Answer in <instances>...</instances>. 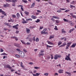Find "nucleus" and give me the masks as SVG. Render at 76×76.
<instances>
[{"label": "nucleus", "mask_w": 76, "mask_h": 76, "mask_svg": "<svg viewBox=\"0 0 76 76\" xmlns=\"http://www.w3.org/2000/svg\"><path fill=\"white\" fill-rule=\"evenodd\" d=\"M70 53L68 54V56L66 55V56L65 60L67 61H68V60H71V59L70 58Z\"/></svg>", "instance_id": "f257e3e1"}, {"label": "nucleus", "mask_w": 76, "mask_h": 76, "mask_svg": "<svg viewBox=\"0 0 76 76\" xmlns=\"http://www.w3.org/2000/svg\"><path fill=\"white\" fill-rule=\"evenodd\" d=\"M19 55L21 57H24V56H25V53L23 52H22V51H20L19 52Z\"/></svg>", "instance_id": "f03ea898"}, {"label": "nucleus", "mask_w": 76, "mask_h": 76, "mask_svg": "<svg viewBox=\"0 0 76 76\" xmlns=\"http://www.w3.org/2000/svg\"><path fill=\"white\" fill-rule=\"evenodd\" d=\"M61 57V55L56 54L54 55V59L55 60H57L58 58H60Z\"/></svg>", "instance_id": "7ed1b4c3"}, {"label": "nucleus", "mask_w": 76, "mask_h": 76, "mask_svg": "<svg viewBox=\"0 0 76 76\" xmlns=\"http://www.w3.org/2000/svg\"><path fill=\"white\" fill-rule=\"evenodd\" d=\"M47 30V28H44L42 31L41 32V34H48V32H45V31Z\"/></svg>", "instance_id": "20e7f679"}, {"label": "nucleus", "mask_w": 76, "mask_h": 76, "mask_svg": "<svg viewBox=\"0 0 76 76\" xmlns=\"http://www.w3.org/2000/svg\"><path fill=\"white\" fill-rule=\"evenodd\" d=\"M19 26V24H17L16 25L14 26H12L13 28H15L16 29H18V26Z\"/></svg>", "instance_id": "39448f33"}, {"label": "nucleus", "mask_w": 76, "mask_h": 76, "mask_svg": "<svg viewBox=\"0 0 76 76\" xmlns=\"http://www.w3.org/2000/svg\"><path fill=\"white\" fill-rule=\"evenodd\" d=\"M31 73H32L34 76H39L40 75V73H37L36 74H33V72H31Z\"/></svg>", "instance_id": "423d86ee"}, {"label": "nucleus", "mask_w": 76, "mask_h": 76, "mask_svg": "<svg viewBox=\"0 0 76 76\" xmlns=\"http://www.w3.org/2000/svg\"><path fill=\"white\" fill-rule=\"evenodd\" d=\"M35 5V2H33L30 7V8H33Z\"/></svg>", "instance_id": "0eeeda50"}, {"label": "nucleus", "mask_w": 76, "mask_h": 76, "mask_svg": "<svg viewBox=\"0 0 76 76\" xmlns=\"http://www.w3.org/2000/svg\"><path fill=\"white\" fill-rule=\"evenodd\" d=\"M26 32L27 34L30 33V29H28V28H26Z\"/></svg>", "instance_id": "6e6552de"}, {"label": "nucleus", "mask_w": 76, "mask_h": 76, "mask_svg": "<svg viewBox=\"0 0 76 76\" xmlns=\"http://www.w3.org/2000/svg\"><path fill=\"white\" fill-rule=\"evenodd\" d=\"M5 67L8 68L9 69H12V67H10V65H7L5 66Z\"/></svg>", "instance_id": "1a4fd4ad"}, {"label": "nucleus", "mask_w": 76, "mask_h": 76, "mask_svg": "<svg viewBox=\"0 0 76 76\" xmlns=\"http://www.w3.org/2000/svg\"><path fill=\"white\" fill-rule=\"evenodd\" d=\"M47 42L48 44H50V45H54V43H53V42L49 41H47Z\"/></svg>", "instance_id": "9d476101"}, {"label": "nucleus", "mask_w": 76, "mask_h": 76, "mask_svg": "<svg viewBox=\"0 0 76 76\" xmlns=\"http://www.w3.org/2000/svg\"><path fill=\"white\" fill-rule=\"evenodd\" d=\"M3 6L4 7H8L9 6V4L8 3H7L6 4H4Z\"/></svg>", "instance_id": "9b49d317"}, {"label": "nucleus", "mask_w": 76, "mask_h": 76, "mask_svg": "<svg viewBox=\"0 0 76 76\" xmlns=\"http://www.w3.org/2000/svg\"><path fill=\"white\" fill-rule=\"evenodd\" d=\"M14 45L15 47H20V45L19 44L17 43H15L14 44Z\"/></svg>", "instance_id": "f8f14e48"}, {"label": "nucleus", "mask_w": 76, "mask_h": 76, "mask_svg": "<svg viewBox=\"0 0 76 76\" xmlns=\"http://www.w3.org/2000/svg\"><path fill=\"white\" fill-rule=\"evenodd\" d=\"M31 18H32V19H36L37 18V17L34 15H32L31 16Z\"/></svg>", "instance_id": "ddd939ff"}, {"label": "nucleus", "mask_w": 76, "mask_h": 76, "mask_svg": "<svg viewBox=\"0 0 76 76\" xmlns=\"http://www.w3.org/2000/svg\"><path fill=\"white\" fill-rule=\"evenodd\" d=\"M11 2L12 3H16V2H17V0H12Z\"/></svg>", "instance_id": "4468645a"}, {"label": "nucleus", "mask_w": 76, "mask_h": 76, "mask_svg": "<svg viewBox=\"0 0 76 76\" xmlns=\"http://www.w3.org/2000/svg\"><path fill=\"white\" fill-rule=\"evenodd\" d=\"M22 20L23 21L22 22L23 23H27L26 21L25 20V19L24 18Z\"/></svg>", "instance_id": "2eb2a0df"}, {"label": "nucleus", "mask_w": 76, "mask_h": 76, "mask_svg": "<svg viewBox=\"0 0 76 76\" xmlns=\"http://www.w3.org/2000/svg\"><path fill=\"white\" fill-rule=\"evenodd\" d=\"M74 30H75V28H73L72 29H70L69 31V32L70 33H71V32H73V31Z\"/></svg>", "instance_id": "dca6fc26"}, {"label": "nucleus", "mask_w": 76, "mask_h": 76, "mask_svg": "<svg viewBox=\"0 0 76 76\" xmlns=\"http://www.w3.org/2000/svg\"><path fill=\"white\" fill-rule=\"evenodd\" d=\"M63 70H62L60 69L59 70L58 73H63Z\"/></svg>", "instance_id": "f3484780"}, {"label": "nucleus", "mask_w": 76, "mask_h": 76, "mask_svg": "<svg viewBox=\"0 0 76 76\" xmlns=\"http://www.w3.org/2000/svg\"><path fill=\"white\" fill-rule=\"evenodd\" d=\"M76 44L75 43V44H73L71 46V47H72V48H75V46H76Z\"/></svg>", "instance_id": "a211bd4d"}, {"label": "nucleus", "mask_w": 76, "mask_h": 76, "mask_svg": "<svg viewBox=\"0 0 76 76\" xmlns=\"http://www.w3.org/2000/svg\"><path fill=\"white\" fill-rule=\"evenodd\" d=\"M61 31H62V32L63 33H66V31H64V28L62 29V30H61Z\"/></svg>", "instance_id": "6ab92c4d"}, {"label": "nucleus", "mask_w": 76, "mask_h": 76, "mask_svg": "<svg viewBox=\"0 0 76 76\" xmlns=\"http://www.w3.org/2000/svg\"><path fill=\"white\" fill-rule=\"evenodd\" d=\"M54 37V35H50L49 37V39H52V38H53Z\"/></svg>", "instance_id": "aec40b11"}, {"label": "nucleus", "mask_w": 76, "mask_h": 76, "mask_svg": "<svg viewBox=\"0 0 76 76\" xmlns=\"http://www.w3.org/2000/svg\"><path fill=\"white\" fill-rule=\"evenodd\" d=\"M63 20H64V22H69L68 20H67L65 18L63 19Z\"/></svg>", "instance_id": "412c9836"}, {"label": "nucleus", "mask_w": 76, "mask_h": 76, "mask_svg": "<svg viewBox=\"0 0 76 76\" xmlns=\"http://www.w3.org/2000/svg\"><path fill=\"white\" fill-rule=\"evenodd\" d=\"M2 13L4 15V16H7L6 14V12L2 11Z\"/></svg>", "instance_id": "4be33fe9"}, {"label": "nucleus", "mask_w": 76, "mask_h": 76, "mask_svg": "<svg viewBox=\"0 0 76 76\" xmlns=\"http://www.w3.org/2000/svg\"><path fill=\"white\" fill-rule=\"evenodd\" d=\"M1 56H4V55L7 56V54L5 53H3L2 54H1Z\"/></svg>", "instance_id": "5701e85b"}, {"label": "nucleus", "mask_w": 76, "mask_h": 76, "mask_svg": "<svg viewBox=\"0 0 76 76\" xmlns=\"http://www.w3.org/2000/svg\"><path fill=\"white\" fill-rule=\"evenodd\" d=\"M17 18H19L20 17V15H19V13L18 12L17 14Z\"/></svg>", "instance_id": "b1692460"}, {"label": "nucleus", "mask_w": 76, "mask_h": 76, "mask_svg": "<svg viewBox=\"0 0 76 76\" xmlns=\"http://www.w3.org/2000/svg\"><path fill=\"white\" fill-rule=\"evenodd\" d=\"M26 21H29V20H31V21L32 20V19L31 18H28L27 19H26Z\"/></svg>", "instance_id": "393cba45"}, {"label": "nucleus", "mask_w": 76, "mask_h": 76, "mask_svg": "<svg viewBox=\"0 0 76 76\" xmlns=\"http://www.w3.org/2000/svg\"><path fill=\"white\" fill-rule=\"evenodd\" d=\"M71 43L72 42L67 43V45H68V46H69V47H70V45H71Z\"/></svg>", "instance_id": "a878e982"}, {"label": "nucleus", "mask_w": 76, "mask_h": 76, "mask_svg": "<svg viewBox=\"0 0 76 76\" xmlns=\"http://www.w3.org/2000/svg\"><path fill=\"white\" fill-rule=\"evenodd\" d=\"M20 66L22 67V68H24V66H23V63L22 62H21Z\"/></svg>", "instance_id": "bb28decb"}, {"label": "nucleus", "mask_w": 76, "mask_h": 76, "mask_svg": "<svg viewBox=\"0 0 76 76\" xmlns=\"http://www.w3.org/2000/svg\"><path fill=\"white\" fill-rule=\"evenodd\" d=\"M62 43V42L61 41H59V42H58V46H59V45H61V44Z\"/></svg>", "instance_id": "cd10ccee"}, {"label": "nucleus", "mask_w": 76, "mask_h": 76, "mask_svg": "<svg viewBox=\"0 0 76 76\" xmlns=\"http://www.w3.org/2000/svg\"><path fill=\"white\" fill-rule=\"evenodd\" d=\"M40 22V20L39 19H37V20L35 21V22H36V23H38V22Z\"/></svg>", "instance_id": "c85d7f7f"}, {"label": "nucleus", "mask_w": 76, "mask_h": 76, "mask_svg": "<svg viewBox=\"0 0 76 76\" xmlns=\"http://www.w3.org/2000/svg\"><path fill=\"white\" fill-rule=\"evenodd\" d=\"M24 13H25V14H26V15L27 16L28 15H29V12H24Z\"/></svg>", "instance_id": "c756f323"}, {"label": "nucleus", "mask_w": 76, "mask_h": 76, "mask_svg": "<svg viewBox=\"0 0 76 76\" xmlns=\"http://www.w3.org/2000/svg\"><path fill=\"white\" fill-rule=\"evenodd\" d=\"M5 1H6L7 3H9V2H12V1L11 0H5Z\"/></svg>", "instance_id": "7c9ffc66"}, {"label": "nucleus", "mask_w": 76, "mask_h": 76, "mask_svg": "<svg viewBox=\"0 0 76 76\" xmlns=\"http://www.w3.org/2000/svg\"><path fill=\"white\" fill-rule=\"evenodd\" d=\"M21 42H22V44H26V43H25V42H24L23 40H21Z\"/></svg>", "instance_id": "2f4dec72"}, {"label": "nucleus", "mask_w": 76, "mask_h": 76, "mask_svg": "<svg viewBox=\"0 0 76 76\" xmlns=\"http://www.w3.org/2000/svg\"><path fill=\"white\" fill-rule=\"evenodd\" d=\"M53 18H54L55 19H59V18L58 17H56V16H53Z\"/></svg>", "instance_id": "473e14b6"}, {"label": "nucleus", "mask_w": 76, "mask_h": 76, "mask_svg": "<svg viewBox=\"0 0 76 76\" xmlns=\"http://www.w3.org/2000/svg\"><path fill=\"white\" fill-rule=\"evenodd\" d=\"M34 69H40V67L35 66L34 67Z\"/></svg>", "instance_id": "72a5a7b5"}, {"label": "nucleus", "mask_w": 76, "mask_h": 76, "mask_svg": "<svg viewBox=\"0 0 76 76\" xmlns=\"http://www.w3.org/2000/svg\"><path fill=\"white\" fill-rule=\"evenodd\" d=\"M70 46H68V45H67L66 46V50H67V49H69V47Z\"/></svg>", "instance_id": "f704fd0d"}, {"label": "nucleus", "mask_w": 76, "mask_h": 76, "mask_svg": "<svg viewBox=\"0 0 76 76\" xmlns=\"http://www.w3.org/2000/svg\"><path fill=\"white\" fill-rule=\"evenodd\" d=\"M71 8H75V6H73L72 5H70Z\"/></svg>", "instance_id": "c9c22d12"}, {"label": "nucleus", "mask_w": 76, "mask_h": 76, "mask_svg": "<svg viewBox=\"0 0 76 76\" xmlns=\"http://www.w3.org/2000/svg\"><path fill=\"white\" fill-rule=\"evenodd\" d=\"M56 23H59L60 22V21H59V20H56Z\"/></svg>", "instance_id": "e433bc0d"}, {"label": "nucleus", "mask_w": 76, "mask_h": 76, "mask_svg": "<svg viewBox=\"0 0 76 76\" xmlns=\"http://www.w3.org/2000/svg\"><path fill=\"white\" fill-rule=\"evenodd\" d=\"M55 30H56V31H58V29L57 28V27L56 26H55V28H54Z\"/></svg>", "instance_id": "4c0bfd02"}, {"label": "nucleus", "mask_w": 76, "mask_h": 76, "mask_svg": "<svg viewBox=\"0 0 76 76\" xmlns=\"http://www.w3.org/2000/svg\"><path fill=\"white\" fill-rule=\"evenodd\" d=\"M15 56L16 57H17V58H19V57H20V56L18 55H16Z\"/></svg>", "instance_id": "58836bf2"}, {"label": "nucleus", "mask_w": 76, "mask_h": 76, "mask_svg": "<svg viewBox=\"0 0 76 76\" xmlns=\"http://www.w3.org/2000/svg\"><path fill=\"white\" fill-rule=\"evenodd\" d=\"M61 12V10L60 9L58 10V11H57V12L58 13H60V12Z\"/></svg>", "instance_id": "ea45409f"}, {"label": "nucleus", "mask_w": 76, "mask_h": 76, "mask_svg": "<svg viewBox=\"0 0 76 76\" xmlns=\"http://www.w3.org/2000/svg\"><path fill=\"white\" fill-rule=\"evenodd\" d=\"M26 45H31V43H30V42H27L26 43Z\"/></svg>", "instance_id": "a19ab883"}, {"label": "nucleus", "mask_w": 76, "mask_h": 76, "mask_svg": "<svg viewBox=\"0 0 76 76\" xmlns=\"http://www.w3.org/2000/svg\"><path fill=\"white\" fill-rule=\"evenodd\" d=\"M36 42H38V41H39V39L37 38L36 39Z\"/></svg>", "instance_id": "79ce46f5"}, {"label": "nucleus", "mask_w": 76, "mask_h": 76, "mask_svg": "<svg viewBox=\"0 0 76 76\" xmlns=\"http://www.w3.org/2000/svg\"><path fill=\"white\" fill-rule=\"evenodd\" d=\"M70 25L71 26H73V25H74V23H70Z\"/></svg>", "instance_id": "37998d69"}, {"label": "nucleus", "mask_w": 76, "mask_h": 76, "mask_svg": "<svg viewBox=\"0 0 76 76\" xmlns=\"http://www.w3.org/2000/svg\"><path fill=\"white\" fill-rule=\"evenodd\" d=\"M59 9H60V10H66V9H65L61 8H60Z\"/></svg>", "instance_id": "c03bdc74"}, {"label": "nucleus", "mask_w": 76, "mask_h": 76, "mask_svg": "<svg viewBox=\"0 0 76 76\" xmlns=\"http://www.w3.org/2000/svg\"><path fill=\"white\" fill-rule=\"evenodd\" d=\"M4 25H7V26H9V23H4Z\"/></svg>", "instance_id": "a18cd8bd"}, {"label": "nucleus", "mask_w": 76, "mask_h": 76, "mask_svg": "<svg viewBox=\"0 0 76 76\" xmlns=\"http://www.w3.org/2000/svg\"><path fill=\"white\" fill-rule=\"evenodd\" d=\"M39 54L40 55H41V56H44V54L43 53H41V52L39 53Z\"/></svg>", "instance_id": "49530a36"}, {"label": "nucleus", "mask_w": 76, "mask_h": 76, "mask_svg": "<svg viewBox=\"0 0 76 76\" xmlns=\"http://www.w3.org/2000/svg\"><path fill=\"white\" fill-rule=\"evenodd\" d=\"M43 28H44V27L42 26V27L40 26L39 29H40V30H41V29H43Z\"/></svg>", "instance_id": "de8ad7c7"}, {"label": "nucleus", "mask_w": 76, "mask_h": 76, "mask_svg": "<svg viewBox=\"0 0 76 76\" xmlns=\"http://www.w3.org/2000/svg\"><path fill=\"white\" fill-rule=\"evenodd\" d=\"M3 51H4L3 49L2 48H1L0 49V52H1V53H2V52H3Z\"/></svg>", "instance_id": "09e8293b"}, {"label": "nucleus", "mask_w": 76, "mask_h": 76, "mask_svg": "<svg viewBox=\"0 0 76 76\" xmlns=\"http://www.w3.org/2000/svg\"><path fill=\"white\" fill-rule=\"evenodd\" d=\"M44 75L45 76H48V73H45L44 74Z\"/></svg>", "instance_id": "8fccbe9b"}, {"label": "nucleus", "mask_w": 76, "mask_h": 76, "mask_svg": "<svg viewBox=\"0 0 76 76\" xmlns=\"http://www.w3.org/2000/svg\"><path fill=\"white\" fill-rule=\"evenodd\" d=\"M22 1L23 2H24V3H27V2H28L27 1H26L25 0H22Z\"/></svg>", "instance_id": "3c124183"}, {"label": "nucleus", "mask_w": 76, "mask_h": 76, "mask_svg": "<svg viewBox=\"0 0 76 76\" xmlns=\"http://www.w3.org/2000/svg\"><path fill=\"white\" fill-rule=\"evenodd\" d=\"M23 7H21V10H22V11L23 12V11H24V10H23Z\"/></svg>", "instance_id": "603ef678"}, {"label": "nucleus", "mask_w": 76, "mask_h": 76, "mask_svg": "<svg viewBox=\"0 0 76 76\" xmlns=\"http://www.w3.org/2000/svg\"><path fill=\"white\" fill-rule=\"evenodd\" d=\"M12 16L13 18H16V15H12Z\"/></svg>", "instance_id": "864d4df0"}, {"label": "nucleus", "mask_w": 76, "mask_h": 76, "mask_svg": "<svg viewBox=\"0 0 76 76\" xmlns=\"http://www.w3.org/2000/svg\"><path fill=\"white\" fill-rule=\"evenodd\" d=\"M65 73H66L67 74H68V75H70V74H71L70 73L67 72H65Z\"/></svg>", "instance_id": "5fc2aeb1"}, {"label": "nucleus", "mask_w": 76, "mask_h": 76, "mask_svg": "<svg viewBox=\"0 0 76 76\" xmlns=\"http://www.w3.org/2000/svg\"><path fill=\"white\" fill-rule=\"evenodd\" d=\"M47 47H48L49 48H51V47H52L51 46H49L48 45H47Z\"/></svg>", "instance_id": "6e6d98bb"}, {"label": "nucleus", "mask_w": 76, "mask_h": 76, "mask_svg": "<svg viewBox=\"0 0 76 76\" xmlns=\"http://www.w3.org/2000/svg\"><path fill=\"white\" fill-rule=\"evenodd\" d=\"M69 11H70V10H65V12H68Z\"/></svg>", "instance_id": "4d7b16f0"}, {"label": "nucleus", "mask_w": 76, "mask_h": 76, "mask_svg": "<svg viewBox=\"0 0 76 76\" xmlns=\"http://www.w3.org/2000/svg\"><path fill=\"white\" fill-rule=\"evenodd\" d=\"M29 41H30V42H31L32 40V38H30V39H29Z\"/></svg>", "instance_id": "13d9d810"}, {"label": "nucleus", "mask_w": 76, "mask_h": 76, "mask_svg": "<svg viewBox=\"0 0 76 76\" xmlns=\"http://www.w3.org/2000/svg\"><path fill=\"white\" fill-rule=\"evenodd\" d=\"M75 3V2L74 1H73L71 3V4H74V3Z\"/></svg>", "instance_id": "bf43d9fd"}, {"label": "nucleus", "mask_w": 76, "mask_h": 76, "mask_svg": "<svg viewBox=\"0 0 76 76\" xmlns=\"http://www.w3.org/2000/svg\"><path fill=\"white\" fill-rule=\"evenodd\" d=\"M18 7H23V6L22 5H18Z\"/></svg>", "instance_id": "052dcab7"}, {"label": "nucleus", "mask_w": 76, "mask_h": 76, "mask_svg": "<svg viewBox=\"0 0 76 76\" xmlns=\"http://www.w3.org/2000/svg\"><path fill=\"white\" fill-rule=\"evenodd\" d=\"M23 51L24 52V53H26L27 52V51L25 49H23Z\"/></svg>", "instance_id": "680f3d73"}, {"label": "nucleus", "mask_w": 76, "mask_h": 76, "mask_svg": "<svg viewBox=\"0 0 76 76\" xmlns=\"http://www.w3.org/2000/svg\"><path fill=\"white\" fill-rule=\"evenodd\" d=\"M73 18H76V17L75 15H73L72 16Z\"/></svg>", "instance_id": "e2e57ef3"}, {"label": "nucleus", "mask_w": 76, "mask_h": 76, "mask_svg": "<svg viewBox=\"0 0 76 76\" xmlns=\"http://www.w3.org/2000/svg\"><path fill=\"white\" fill-rule=\"evenodd\" d=\"M40 52H41V53H44V50H40Z\"/></svg>", "instance_id": "0e129e2a"}, {"label": "nucleus", "mask_w": 76, "mask_h": 76, "mask_svg": "<svg viewBox=\"0 0 76 76\" xmlns=\"http://www.w3.org/2000/svg\"><path fill=\"white\" fill-rule=\"evenodd\" d=\"M4 31H7V28H4Z\"/></svg>", "instance_id": "69168bd1"}, {"label": "nucleus", "mask_w": 76, "mask_h": 76, "mask_svg": "<svg viewBox=\"0 0 76 76\" xmlns=\"http://www.w3.org/2000/svg\"><path fill=\"white\" fill-rule=\"evenodd\" d=\"M19 32V31H16L15 32V33H16V34H18Z\"/></svg>", "instance_id": "338daca9"}, {"label": "nucleus", "mask_w": 76, "mask_h": 76, "mask_svg": "<svg viewBox=\"0 0 76 76\" xmlns=\"http://www.w3.org/2000/svg\"><path fill=\"white\" fill-rule=\"evenodd\" d=\"M12 6H15V3H13L12 4Z\"/></svg>", "instance_id": "774afa93"}]
</instances>
